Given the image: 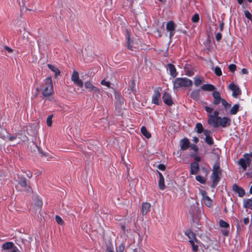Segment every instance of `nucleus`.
<instances>
[{
  "label": "nucleus",
  "instance_id": "nucleus-62",
  "mask_svg": "<svg viewBox=\"0 0 252 252\" xmlns=\"http://www.w3.org/2000/svg\"><path fill=\"white\" fill-rule=\"evenodd\" d=\"M223 23H221L220 25V31H222L223 30Z\"/></svg>",
  "mask_w": 252,
  "mask_h": 252
},
{
  "label": "nucleus",
  "instance_id": "nucleus-44",
  "mask_svg": "<svg viewBox=\"0 0 252 252\" xmlns=\"http://www.w3.org/2000/svg\"><path fill=\"white\" fill-rule=\"evenodd\" d=\"M236 69V66L235 64H231L229 65V69L232 72H234Z\"/></svg>",
  "mask_w": 252,
  "mask_h": 252
},
{
  "label": "nucleus",
  "instance_id": "nucleus-56",
  "mask_svg": "<svg viewBox=\"0 0 252 252\" xmlns=\"http://www.w3.org/2000/svg\"><path fill=\"white\" fill-rule=\"evenodd\" d=\"M195 162L198 163V162L201 160V158L199 156H195L194 157Z\"/></svg>",
  "mask_w": 252,
  "mask_h": 252
},
{
  "label": "nucleus",
  "instance_id": "nucleus-12",
  "mask_svg": "<svg viewBox=\"0 0 252 252\" xmlns=\"http://www.w3.org/2000/svg\"><path fill=\"white\" fill-rule=\"evenodd\" d=\"M229 89L233 92L232 96L234 97H237L241 94V92L239 88L233 83H231L229 86Z\"/></svg>",
  "mask_w": 252,
  "mask_h": 252
},
{
  "label": "nucleus",
  "instance_id": "nucleus-31",
  "mask_svg": "<svg viewBox=\"0 0 252 252\" xmlns=\"http://www.w3.org/2000/svg\"><path fill=\"white\" fill-rule=\"evenodd\" d=\"M195 241L197 242L196 240H189V242L192 246V250L194 252H197L198 251V246L195 244Z\"/></svg>",
  "mask_w": 252,
  "mask_h": 252
},
{
  "label": "nucleus",
  "instance_id": "nucleus-9",
  "mask_svg": "<svg viewBox=\"0 0 252 252\" xmlns=\"http://www.w3.org/2000/svg\"><path fill=\"white\" fill-rule=\"evenodd\" d=\"M166 29V30L170 32L169 38L171 39L175 34V24L173 21H170L167 23Z\"/></svg>",
  "mask_w": 252,
  "mask_h": 252
},
{
  "label": "nucleus",
  "instance_id": "nucleus-64",
  "mask_svg": "<svg viewBox=\"0 0 252 252\" xmlns=\"http://www.w3.org/2000/svg\"><path fill=\"white\" fill-rule=\"evenodd\" d=\"M107 252H113V251L111 250L110 248H107Z\"/></svg>",
  "mask_w": 252,
  "mask_h": 252
},
{
  "label": "nucleus",
  "instance_id": "nucleus-17",
  "mask_svg": "<svg viewBox=\"0 0 252 252\" xmlns=\"http://www.w3.org/2000/svg\"><path fill=\"white\" fill-rule=\"evenodd\" d=\"M85 87L90 92H97L98 88L94 86L90 81H87L85 83Z\"/></svg>",
  "mask_w": 252,
  "mask_h": 252
},
{
  "label": "nucleus",
  "instance_id": "nucleus-34",
  "mask_svg": "<svg viewBox=\"0 0 252 252\" xmlns=\"http://www.w3.org/2000/svg\"><path fill=\"white\" fill-rule=\"evenodd\" d=\"M194 81L195 86H198L202 83V80L198 76H195L194 78Z\"/></svg>",
  "mask_w": 252,
  "mask_h": 252
},
{
  "label": "nucleus",
  "instance_id": "nucleus-50",
  "mask_svg": "<svg viewBox=\"0 0 252 252\" xmlns=\"http://www.w3.org/2000/svg\"><path fill=\"white\" fill-rule=\"evenodd\" d=\"M216 39L218 41H220V39H221V37H222V35H221V33H220V32H219V33H217L216 35Z\"/></svg>",
  "mask_w": 252,
  "mask_h": 252
},
{
  "label": "nucleus",
  "instance_id": "nucleus-49",
  "mask_svg": "<svg viewBox=\"0 0 252 252\" xmlns=\"http://www.w3.org/2000/svg\"><path fill=\"white\" fill-rule=\"evenodd\" d=\"M205 109L209 114H212V112L213 110V108H210L208 106H205Z\"/></svg>",
  "mask_w": 252,
  "mask_h": 252
},
{
  "label": "nucleus",
  "instance_id": "nucleus-25",
  "mask_svg": "<svg viewBox=\"0 0 252 252\" xmlns=\"http://www.w3.org/2000/svg\"><path fill=\"white\" fill-rule=\"evenodd\" d=\"M240 105L239 104H234L230 110L229 113L231 115H236L239 111Z\"/></svg>",
  "mask_w": 252,
  "mask_h": 252
},
{
  "label": "nucleus",
  "instance_id": "nucleus-19",
  "mask_svg": "<svg viewBox=\"0 0 252 252\" xmlns=\"http://www.w3.org/2000/svg\"><path fill=\"white\" fill-rule=\"evenodd\" d=\"M181 149L187 150L189 146V141L188 139H183L180 141Z\"/></svg>",
  "mask_w": 252,
  "mask_h": 252
},
{
  "label": "nucleus",
  "instance_id": "nucleus-7",
  "mask_svg": "<svg viewBox=\"0 0 252 252\" xmlns=\"http://www.w3.org/2000/svg\"><path fill=\"white\" fill-rule=\"evenodd\" d=\"M161 88L160 87L156 88L154 90V94L152 95V102L156 105L159 104V99L160 98V91Z\"/></svg>",
  "mask_w": 252,
  "mask_h": 252
},
{
  "label": "nucleus",
  "instance_id": "nucleus-48",
  "mask_svg": "<svg viewBox=\"0 0 252 252\" xmlns=\"http://www.w3.org/2000/svg\"><path fill=\"white\" fill-rule=\"evenodd\" d=\"M204 135L205 136V137L210 136L211 131L207 129H204L203 131Z\"/></svg>",
  "mask_w": 252,
  "mask_h": 252
},
{
  "label": "nucleus",
  "instance_id": "nucleus-40",
  "mask_svg": "<svg viewBox=\"0 0 252 252\" xmlns=\"http://www.w3.org/2000/svg\"><path fill=\"white\" fill-rule=\"evenodd\" d=\"M214 72L217 76H220L222 74L221 69L218 66L214 68Z\"/></svg>",
  "mask_w": 252,
  "mask_h": 252
},
{
  "label": "nucleus",
  "instance_id": "nucleus-1",
  "mask_svg": "<svg viewBox=\"0 0 252 252\" xmlns=\"http://www.w3.org/2000/svg\"><path fill=\"white\" fill-rule=\"evenodd\" d=\"M42 94L44 97H48L52 95L54 92L53 85L51 78H46L41 86Z\"/></svg>",
  "mask_w": 252,
  "mask_h": 252
},
{
  "label": "nucleus",
  "instance_id": "nucleus-18",
  "mask_svg": "<svg viewBox=\"0 0 252 252\" xmlns=\"http://www.w3.org/2000/svg\"><path fill=\"white\" fill-rule=\"evenodd\" d=\"M151 208V205L148 202H144L142 205V215H145L149 211Z\"/></svg>",
  "mask_w": 252,
  "mask_h": 252
},
{
  "label": "nucleus",
  "instance_id": "nucleus-33",
  "mask_svg": "<svg viewBox=\"0 0 252 252\" xmlns=\"http://www.w3.org/2000/svg\"><path fill=\"white\" fill-rule=\"evenodd\" d=\"M158 187L160 189H164L165 186L164 184V178L159 179L158 181Z\"/></svg>",
  "mask_w": 252,
  "mask_h": 252
},
{
  "label": "nucleus",
  "instance_id": "nucleus-15",
  "mask_svg": "<svg viewBox=\"0 0 252 252\" xmlns=\"http://www.w3.org/2000/svg\"><path fill=\"white\" fill-rule=\"evenodd\" d=\"M232 189L234 191L238 194L240 197H243L245 195V191L244 189L236 184L233 185Z\"/></svg>",
  "mask_w": 252,
  "mask_h": 252
},
{
  "label": "nucleus",
  "instance_id": "nucleus-61",
  "mask_svg": "<svg viewBox=\"0 0 252 252\" xmlns=\"http://www.w3.org/2000/svg\"><path fill=\"white\" fill-rule=\"evenodd\" d=\"M16 136H9V137H8V139H9L10 141H12L14 140V139H16Z\"/></svg>",
  "mask_w": 252,
  "mask_h": 252
},
{
  "label": "nucleus",
  "instance_id": "nucleus-35",
  "mask_svg": "<svg viewBox=\"0 0 252 252\" xmlns=\"http://www.w3.org/2000/svg\"><path fill=\"white\" fill-rule=\"evenodd\" d=\"M196 180L201 184H205L206 182V179L200 175H197L195 177Z\"/></svg>",
  "mask_w": 252,
  "mask_h": 252
},
{
  "label": "nucleus",
  "instance_id": "nucleus-57",
  "mask_svg": "<svg viewBox=\"0 0 252 252\" xmlns=\"http://www.w3.org/2000/svg\"><path fill=\"white\" fill-rule=\"evenodd\" d=\"M190 147L195 151H197L198 150L197 147L194 144L191 145Z\"/></svg>",
  "mask_w": 252,
  "mask_h": 252
},
{
  "label": "nucleus",
  "instance_id": "nucleus-59",
  "mask_svg": "<svg viewBox=\"0 0 252 252\" xmlns=\"http://www.w3.org/2000/svg\"><path fill=\"white\" fill-rule=\"evenodd\" d=\"M241 71H242V73L244 74H247L248 73L247 69L246 68H243L242 69Z\"/></svg>",
  "mask_w": 252,
  "mask_h": 252
},
{
  "label": "nucleus",
  "instance_id": "nucleus-6",
  "mask_svg": "<svg viewBox=\"0 0 252 252\" xmlns=\"http://www.w3.org/2000/svg\"><path fill=\"white\" fill-rule=\"evenodd\" d=\"M230 123L231 120L229 118L227 117H220L219 118V120L215 123L213 127L216 128L221 126L222 127H226L230 125Z\"/></svg>",
  "mask_w": 252,
  "mask_h": 252
},
{
  "label": "nucleus",
  "instance_id": "nucleus-24",
  "mask_svg": "<svg viewBox=\"0 0 252 252\" xmlns=\"http://www.w3.org/2000/svg\"><path fill=\"white\" fill-rule=\"evenodd\" d=\"M243 207L245 208L252 209V200L251 199H246L243 201Z\"/></svg>",
  "mask_w": 252,
  "mask_h": 252
},
{
  "label": "nucleus",
  "instance_id": "nucleus-23",
  "mask_svg": "<svg viewBox=\"0 0 252 252\" xmlns=\"http://www.w3.org/2000/svg\"><path fill=\"white\" fill-rule=\"evenodd\" d=\"M168 66L170 71V74L173 77H175L177 75L176 69L174 65L168 64Z\"/></svg>",
  "mask_w": 252,
  "mask_h": 252
},
{
  "label": "nucleus",
  "instance_id": "nucleus-28",
  "mask_svg": "<svg viewBox=\"0 0 252 252\" xmlns=\"http://www.w3.org/2000/svg\"><path fill=\"white\" fill-rule=\"evenodd\" d=\"M126 39L127 40V47L128 49L130 50H133L132 45L131 44V41L130 39V36L128 33V32L127 31V33L126 35Z\"/></svg>",
  "mask_w": 252,
  "mask_h": 252
},
{
  "label": "nucleus",
  "instance_id": "nucleus-39",
  "mask_svg": "<svg viewBox=\"0 0 252 252\" xmlns=\"http://www.w3.org/2000/svg\"><path fill=\"white\" fill-rule=\"evenodd\" d=\"M199 20V16L198 14H194L192 16V18H191L192 22H194V23H196V22H198Z\"/></svg>",
  "mask_w": 252,
  "mask_h": 252
},
{
  "label": "nucleus",
  "instance_id": "nucleus-29",
  "mask_svg": "<svg viewBox=\"0 0 252 252\" xmlns=\"http://www.w3.org/2000/svg\"><path fill=\"white\" fill-rule=\"evenodd\" d=\"M185 235L189 237L190 240H196L194 233L189 230L185 232Z\"/></svg>",
  "mask_w": 252,
  "mask_h": 252
},
{
  "label": "nucleus",
  "instance_id": "nucleus-55",
  "mask_svg": "<svg viewBox=\"0 0 252 252\" xmlns=\"http://www.w3.org/2000/svg\"><path fill=\"white\" fill-rule=\"evenodd\" d=\"M36 205L39 207H41V206L42 205V202L41 200L39 199L36 202Z\"/></svg>",
  "mask_w": 252,
  "mask_h": 252
},
{
  "label": "nucleus",
  "instance_id": "nucleus-22",
  "mask_svg": "<svg viewBox=\"0 0 252 252\" xmlns=\"http://www.w3.org/2000/svg\"><path fill=\"white\" fill-rule=\"evenodd\" d=\"M202 201L208 207L211 208L213 206V201L209 196H206V198L202 199Z\"/></svg>",
  "mask_w": 252,
  "mask_h": 252
},
{
  "label": "nucleus",
  "instance_id": "nucleus-41",
  "mask_svg": "<svg viewBox=\"0 0 252 252\" xmlns=\"http://www.w3.org/2000/svg\"><path fill=\"white\" fill-rule=\"evenodd\" d=\"M135 83L134 82V81L132 80H131V83H130V86H129V88H130V90L131 92H135Z\"/></svg>",
  "mask_w": 252,
  "mask_h": 252
},
{
  "label": "nucleus",
  "instance_id": "nucleus-16",
  "mask_svg": "<svg viewBox=\"0 0 252 252\" xmlns=\"http://www.w3.org/2000/svg\"><path fill=\"white\" fill-rule=\"evenodd\" d=\"M199 170V164L197 162H193L190 164V174L191 175L196 174Z\"/></svg>",
  "mask_w": 252,
  "mask_h": 252
},
{
  "label": "nucleus",
  "instance_id": "nucleus-63",
  "mask_svg": "<svg viewBox=\"0 0 252 252\" xmlns=\"http://www.w3.org/2000/svg\"><path fill=\"white\" fill-rule=\"evenodd\" d=\"M158 174L159 179L164 178L163 175H162V174L160 172L158 171Z\"/></svg>",
  "mask_w": 252,
  "mask_h": 252
},
{
  "label": "nucleus",
  "instance_id": "nucleus-5",
  "mask_svg": "<svg viewBox=\"0 0 252 252\" xmlns=\"http://www.w3.org/2000/svg\"><path fill=\"white\" fill-rule=\"evenodd\" d=\"M16 188L18 190L22 191L30 192L31 190V188L27 184L26 178L23 177L19 178Z\"/></svg>",
  "mask_w": 252,
  "mask_h": 252
},
{
  "label": "nucleus",
  "instance_id": "nucleus-11",
  "mask_svg": "<svg viewBox=\"0 0 252 252\" xmlns=\"http://www.w3.org/2000/svg\"><path fill=\"white\" fill-rule=\"evenodd\" d=\"M219 225L220 227L225 228L222 230L221 232L224 236H228L229 232L228 230L229 227V224L223 220H220L219 221Z\"/></svg>",
  "mask_w": 252,
  "mask_h": 252
},
{
  "label": "nucleus",
  "instance_id": "nucleus-3",
  "mask_svg": "<svg viewBox=\"0 0 252 252\" xmlns=\"http://www.w3.org/2000/svg\"><path fill=\"white\" fill-rule=\"evenodd\" d=\"M192 84V81L187 78H177L173 82V88L177 89L182 87H189Z\"/></svg>",
  "mask_w": 252,
  "mask_h": 252
},
{
  "label": "nucleus",
  "instance_id": "nucleus-4",
  "mask_svg": "<svg viewBox=\"0 0 252 252\" xmlns=\"http://www.w3.org/2000/svg\"><path fill=\"white\" fill-rule=\"evenodd\" d=\"M252 158V153L250 154H245L243 155V157L241 158L238 163L243 169V171H245L248 166L250 165Z\"/></svg>",
  "mask_w": 252,
  "mask_h": 252
},
{
  "label": "nucleus",
  "instance_id": "nucleus-13",
  "mask_svg": "<svg viewBox=\"0 0 252 252\" xmlns=\"http://www.w3.org/2000/svg\"><path fill=\"white\" fill-rule=\"evenodd\" d=\"M162 99L165 104L171 106L173 104L171 96L167 92H164L162 95Z\"/></svg>",
  "mask_w": 252,
  "mask_h": 252
},
{
  "label": "nucleus",
  "instance_id": "nucleus-27",
  "mask_svg": "<svg viewBox=\"0 0 252 252\" xmlns=\"http://www.w3.org/2000/svg\"><path fill=\"white\" fill-rule=\"evenodd\" d=\"M48 66L53 72L55 74V76H58L60 74V71L59 69L53 65L48 64Z\"/></svg>",
  "mask_w": 252,
  "mask_h": 252
},
{
  "label": "nucleus",
  "instance_id": "nucleus-20",
  "mask_svg": "<svg viewBox=\"0 0 252 252\" xmlns=\"http://www.w3.org/2000/svg\"><path fill=\"white\" fill-rule=\"evenodd\" d=\"M14 245V244L12 242H6L3 244L2 246V248L4 250L7 251V252H9L11 250L13 249L14 248H16Z\"/></svg>",
  "mask_w": 252,
  "mask_h": 252
},
{
  "label": "nucleus",
  "instance_id": "nucleus-38",
  "mask_svg": "<svg viewBox=\"0 0 252 252\" xmlns=\"http://www.w3.org/2000/svg\"><path fill=\"white\" fill-rule=\"evenodd\" d=\"M53 115H50L47 118V125L48 126H51L52 124Z\"/></svg>",
  "mask_w": 252,
  "mask_h": 252
},
{
  "label": "nucleus",
  "instance_id": "nucleus-21",
  "mask_svg": "<svg viewBox=\"0 0 252 252\" xmlns=\"http://www.w3.org/2000/svg\"><path fill=\"white\" fill-rule=\"evenodd\" d=\"M201 89L207 91H214L216 89V88L214 85L209 84L202 85Z\"/></svg>",
  "mask_w": 252,
  "mask_h": 252
},
{
  "label": "nucleus",
  "instance_id": "nucleus-14",
  "mask_svg": "<svg viewBox=\"0 0 252 252\" xmlns=\"http://www.w3.org/2000/svg\"><path fill=\"white\" fill-rule=\"evenodd\" d=\"M214 97L213 104L215 105L221 102L223 98L220 97V93L218 91H214L212 94Z\"/></svg>",
  "mask_w": 252,
  "mask_h": 252
},
{
  "label": "nucleus",
  "instance_id": "nucleus-58",
  "mask_svg": "<svg viewBox=\"0 0 252 252\" xmlns=\"http://www.w3.org/2000/svg\"><path fill=\"white\" fill-rule=\"evenodd\" d=\"M18 252V249H17V247H16V248H14L13 249L11 250L10 251L6 252Z\"/></svg>",
  "mask_w": 252,
  "mask_h": 252
},
{
  "label": "nucleus",
  "instance_id": "nucleus-30",
  "mask_svg": "<svg viewBox=\"0 0 252 252\" xmlns=\"http://www.w3.org/2000/svg\"><path fill=\"white\" fill-rule=\"evenodd\" d=\"M141 131L142 134L147 138L151 137V134L147 130V129L145 126H143L141 128Z\"/></svg>",
  "mask_w": 252,
  "mask_h": 252
},
{
  "label": "nucleus",
  "instance_id": "nucleus-47",
  "mask_svg": "<svg viewBox=\"0 0 252 252\" xmlns=\"http://www.w3.org/2000/svg\"><path fill=\"white\" fill-rule=\"evenodd\" d=\"M56 220L60 224H62L63 222L62 219L58 216H56Z\"/></svg>",
  "mask_w": 252,
  "mask_h": 252
},
{
  "label": "nucleus",
  "instance_id": "nucleus-36",
  "mask_svg": "<svg viewBox=\"0 0 252 252\" xmlns=\"http://www.w3.org/2000/svg\"><path fill=\"white\" fill-rule=\"evenodd\" d=\"M221 103L222 105L224 107L225 109H227L231 107V104L227 102L224 99H222V101H221Z\"/></svg>",
  "mask_w": 252,
  "mask_h": 252
},
{
  "label": "nucleus",
  "instance_id": "nucleus-8",
  "mask_svg": "<svg viewBox=\"0 0 252 252\" xmlns=\"http://www.w3.org/2000/svg\"><path fill=\"white\" fill-rule=\"evenodd\" d=\"M220 117L219 111H215L213 114H208V124L213 126Z\"/></svg>",
  "mask_w": 252,
  "mask_h": 252
},
{
  "label": "nucleus",
  "instance_id": "nucleus-53",
  "mask_svg": "<svg viewBox=\"0 0 252 252\" xmlns=\"http://www.w3.org/2000/svg\"><path fill=\"white\" fill-rule=\"evenodd\" d=\"M243 221L245 224H248L249 222V218H245L243 220Z\"/></svg>",
  "mask_w": 252,
  "mask_h": 252
},
{
  "label": "nucleus",
  "instance_id": "nucleus-26",
  "mask_svg": "<svg viewBox=\"0 0 252 252\" xmlns=\"http://www.w3.org/2000/svg\"><path fill=\"white\" fill-rule=\"evenodd\" d=\"M199 93H200L199 90H196L193 91L191 93L190 95L191 98L195 100H198L199 99Z\"/></svg>",
  "mask_w": 252,
  "mask_h": 252
},
{
  "label": "nucleus",
  "instance_id": "nucleus-52",
  "mask_svg": "<svg viewBox=\"0 0 252 252\" xmlns=\"http://www.w3.org/2000/svg\"><path fill=\"white\" fill-rule=\"evenodd\" d=\"M92 93L95 96L97 97H99V95L100 94V92L99 89L98 88V91L97 92H93Z\"/></svg>",
  "mask_w": 252,
  "mask_h": 252
},
{
  "label": "nucleus",
  "instance_id": "nucleus-42",
  "mask_svg": "<svg viewBox=\"0 0 252 252\" xmlns=\"http://www.w3.org/2000/svg\"><path fill=\"white\" fill-rule=\"evenodd\" d=\"M125 250V246L123 244L120 245L117 248V252H123Z\"/></svg>",
  "mask_w": 252,
  "mask_h": 252
},
{
  "label": "nucleus",
  "instance_id": "nucleus-46",
  "mask_svg": "<svg viewBox=\"0 0 252 252\" xmlns=\"http://www.w3.org/2000/svg\"><path fill=\"white\" fill-rule=\"evenodd\" d=\"M245 15L248 19H252V15L248 10L245 11Z\"/></svg>",
  "mask_w": 252,
  "mask_h": 252
},
{
  "label": "nucleus",
  "instance_id": "nucleus-54",
  "mask_svg": "<svg viewBox=\"0 0 252 252\" xmlns=\"http://www.w3.org/2000/svg\"><path fill=\"white\" fill-rule=\"evenodd\" d=\"M4 48L8 53H10L12 52V49L8 46H5Z\"/></svg>",
  "mask_w": 252,
  "mask_h": 252
},
{
  "label": "nucleus",
  "instance_id": "nucleus-51",
  "mask_svg": "<svg viewBox=\"0 0 252 252\" xmlns=\"http://www.w3.org/2000/svg\"><path fill=\"white\" fill-rule=\"evenodd\" d=\"M158 168L161 170H164L165 166L163 164H159L158 165Z\"/></svg>",
  "mask_w": 252,
  "mask_h": 252
},
{
  "label": "nucleus",
  "instance_id": "nucleus-2",
  "mask_svg": "<svg viewBox=\"0 0 252 252\" xmlns=\"http://www.w3.org/2000/svg\"><path fill=\"white\" fill-rule=\"evenodd\" d=\"M221 176V170L220 163L216 162L213 165L212 174V181L213 187H215L220 181Z\"/></svg>",
  "mask_w": 252,
  "mask_h": 252
},
{
  "label": "nucleus",
  "instance_id": "nucleus-60",
  "mask_svg": "<svg viewBox=\"0 0 252 252\" xmlns=\"http://www.w3.org/2000/svg\"><path fill=\"white\" fill-rule=\"evenodd\" d=\"M192 141L194 142V143H197L198 142V137L195 136V137H193V139H192Z\"/></svg>",
  "mask_w": 252,
  "mask_h": 252
},
{
  "label": "nucleus",
  "instance_id": "nucleus-10",
  "mask_svg": "<svg viewBox=\"0 0 252 252\" xmlns=\"http://www.w3.org/2000/svg\"><path fill=\"white\" fill-rule=\"evenodd\" d=\"M71 80L79 87L82 88L83 86V82L79 79V74L77 71H74L73 72V74L71 76Z\"/></svg>",
  "mask_w": 252,
  "mask_h": 252
},
{
  "label": "nucleus",
  "instance_id": "nucleus-32",
  "mask_svg": "<svg viewBox=\"0 0 252 252\" xmlns=\"http://www.w3.org/2000/svg\"><path fill=\"white\" fill-rule=\"evenodd\" d=\"M195 128L196 129V131L198 133H201L204 130L203 126L201 123H197L196 124Z\"/></svg>",
  "mask_w": 252,
  "mask_h": 252
},
{
  "label": "nucleus",
  "instance_id": "nucleus-37",
  "mask_svg": "<svg viewBox=\"0 0 252 252\" xmlns=\"http://www.w3.org/2000/svg\"><path fill=\"white\" fill-rule=\"evenodd\" d=\"M205 141L209 145H212L214 144L213 139L211 136L205 137Z\"/></svg>",
  "mask_w": 252,
  "mask_h": 252
},
{
  "label": "nucleus",
  "instance_id": "nucleus-45",
  "mask_svg": "<svg viewBox=\"0 0 252 252\" xmlns=\"http://www.w3.org/2000/svg\"><path fill=\"white\" fill-rule=\"evenodd\" d=\"M199 193L202 196V199H203L204 198H206V196H208L206 191L204 190H200Z\"/></svg>",
  "mask_w": 252,
  "mask_h": 252
},
{
  "label": "nucleus",
  "instance_id": "nucleus-43",
  "mask_svg": "<svg viewBox=\"0 0 252 252\" xmlns=\"http://www.w3.org/2000/svg\"><path fill=\"white\" fill-rule=\"evenodd\" d=\"M100 83L102 85L105 86L107 88H109L110 87V83L109 81H106L105 80H102Z\"/></svg>",
  "mask_w": 252,
  "mask_h": 252
}]
</instances>
